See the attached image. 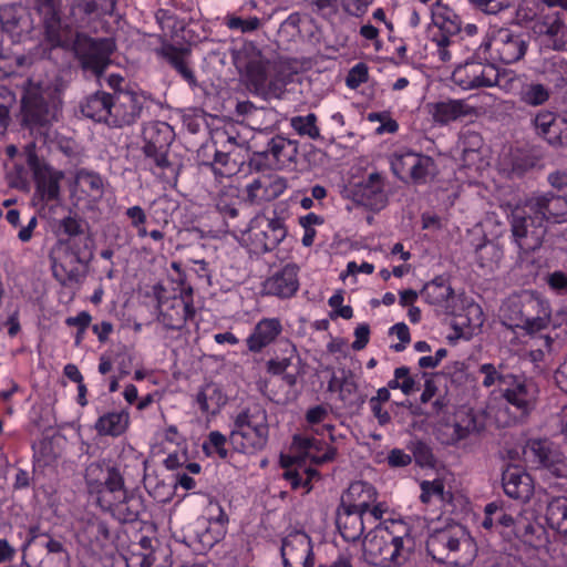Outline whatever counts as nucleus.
Masks as SVG:
<instances>
[{"label":"nucleus","mask_w":567,"mask_h":567,"mask_svg":"<svg viewBox=\"0 0 567 567\" xmlns=\"http://www.w3.org/2000/svg\"><path fill=\"white\" fill-rule=\"evenodd\" d=\"M35 2L44 41L51 48L72 49L84 71L101 76L111 63L113 41L106 38L94 39L81 32L74 35L71 25L62 20L61 0Z\"/></svg>","instance_id":"nucleus-1"},{"label":"nucleus","mask_w":567,"mask_h":567,"mask_svg":"<svg viewBox=\"0 0 567 567\" xmlns=\"http://www.w3.org/2000/svg\"><path fill=\"white\" fill-rule=\"evenodd\" d=\"M478 373L483 375L484 388L497 386L507 411L515 417H526L536 408L539 389L532 378L511 372L504 362L483 363L478 367Z\"/></svg>","instance_id":"nucleus-2"},{"label":"nucleus","mask_w":567,"mask_h":567,"mask_svg":"<svg viewBox=\"0 0 567 567\" xmlns=\"http://www.w3.org/2000/svg\"><path fill=\"white\" fill-rule=\"evenodd\" d=\"M414 546L412 526L403 519H390L375 526L372 535L365 537L363 553L372 565L401 566L408 560Z\"/></svg>","instance_id":"nucleus-3"},{"label":"nucleus","mask_w":567,"mask_h":567,"mask_svg":"<svg viewBox=\"0 0 567 567\" xmlns=\"http://www.w3.org/2000/svg\"><path fill=\"white\" fill-rule=\"evenodd\" d=\"M175 138L173 127L163 121H152L143 127L144 164L163 183L176 185L181 165L168 158L171 144Z\"/></svg>","instance_id":"nucleus-4"},{"label":"nucleus","mask_w":567,"mask_h":567,"mask_svg":"<svg viewBox=\"0 0 567 567\" xmlns=\"http://www.w3.org/2000/svg\"><path fill=\"white\" fill-rule=\"evenodd\" d=\"M269 431L266 409L255 403L235 416L228 441L236 452L255 455L267 447Z\"/></svg>","instance_id":"nucleus-5"},{"label":"nucleus","mask_w":567,"mask_h":567,"mask_svg":"<svg viewBox=\"0 0 567 567\" xmlns=\"http://www.w3.org/2000/svg\"><path fill=\"white\" fill-rule=\"evenodd\" d=\"M92 256L91 237L60 239L50 254L53 277L63 286L79 284Z\"/></svg>","instance_id":"nucleus-6"},{"label":"nucleus","mask_w":567,"mask_h":567,"mask_svg":"<svg viewBox=\"0 0 567 567\" xmlns=\"http://www.w3.org/2000/svg\"><path fill=\"white\" fill-rule=\"evenodd\" d=\"M475 545L460 524L435 529L426 540L427 554L437 563L465 567L475 557Z\"/></svg>","instance_id":"nucleus-7"},{"label":"nucleus","mask_w":567,"mask_h":567,"mask_svg":"<svg viewBox=\"0 0 567 567\" xmlns=\"http://www.w3.org/2000/svg\"><path fill=\"white\" fill-rule=\"evenodd\" d=\"M432 21L435 29L430 31L425 50L440 62L447 63L458 48L462 19L451 7L437 0L432 8Z\"/></svg>","instance_id":"nucleus-8"},{"label":"nucleus","mask_w":567,"mask_h":567,"mask_svg":"<svg viewBox=\"0 0 567 567\" xmlns=\"http://www.w3.org/2000/svg\"><path fill=\"white\" fill-rule=\"evenodd\" d=\"M61 103L55 85L30 80L21 101L22 121L29 127L45 126L56 120Z\"/></svg>","instance_id":"nucleus-9"},{"label":"nucleus","mask_w":567,"mask_h":567,"mask_svg":"<svg viewBox=\"0 0 567 567\" xmlns=\"http://www.w3.org/2000/svg\"><path fill=\"white\" fill-rule=\"evenodd\" d=\"M503 316L507 326L532 336L548 327L551 311L548 301L529 293L509 299L503 308Z\"/></svg>","instance_id":"nucleus-10"},{"label":"nucleus","mask_w":567,"mask_h":567,"mask_svg":"<svg viewBox=\"0 0 567 567\" xmlns=\"http://www.w3.org/2000/svg\"><path fill=\"white\" fill-rule=\"evenodd\" d=\"M85 482L96 505L109 507L112 501L124 495L125 481L120 465L102 460L91 463L86 468Z\"/></svg>","instance_id":"nucleus-11"},{"label":"nucleus","mask_w":567,"mask_h":567,"mask_svg":"<svg viewBox=\"0 0 567 567\" xmlns=\"http://www.w3.org/2000/svg\"><path fill=\"white\" fill-rule=\"evenodd\" d=\"M240 233L251 254L264 255L280 245L287 237L288 229L285 219L274 213V217L256 215L246 227L243 226Z\"/></svg>","instance_id":"nucleus-12"},{"label":"nucleus","mask_w":567,"mask_h":567,"mask_svg":"<svg viewBox=\"0 0 567 567\" xmlns=\"http://www.w3.org/2000/svg\"><path fill=\"white\" fill-rule=\"evenodd\" d=\"M528 40L525 33L502 28L483 41L476 50L478 58L491 60L494 64H512L519 61L527 51Z\"/></svg>","instance_id":"nucleus-13"},{"label":"nucleus","mask_w":567,"mask_h":567,"mask_svg":"<svg viewBox=\"0 0 567 567\" xmlns=\"http://www.w3.org/2000/svg\"><path fill=\"white\" fill-rule=\"evenodd\" d=\"M27 165L34 182L33 200L42 206L56 203L61 198V182L64 178L62 171L53 168L37 154L33 144L25 147Z\"/></svg>","instance_id":"nucleus-14"},{"label":"nucleus","mask_w":567,"mask_h":567,"mask_svg":"<svg viewBox=\"0 0 567 567\" xmlns=\"http://www.w3.org/2000/svg\"><path fill=\"white\" fill-rule=\"evenodd\" d=\"M512 241L519 254H529L542 247L547 228L542 218L527 208L516 207L512 210L511 218Z\"/></svg>","instance_id":"nucleus-15"},{"label":"nucleus","mask_w":567,"mask_h":567,"mask_svg":"<svg viewBox=\"0 0 567 567\" xmlns=\"http://www.w3.org/2000/svg\"><path fill=\"white\" fill-rule=\"evenodd\" d=\"M523 455L530 468L545 470L556 477L567 476L564 454L557 445L547 439L528 440Z\"/></svg>","instance_id":"nucleus-16"},{"label":"nucleus","mask_w":567,"mask_h":567,"mask_svg":"<svg viewBox=\"0 0 567 567\" xmlns=\"http://www.w3.org/2000/svg\"><path fill=\"white\" fill-rule=\"evenodd\" d=\"M298 142L282 135L271 137L264 150L255 152L251 162L258 169H284L296 164Z\"/></svg>","instance_id":"nucleus-17"},{"label":"nucleus","mask_w":567,"mask_h":567,"mask_svg":"<svg viewBox=\"0 0 567 567\" xmlns=\"http://www.w3.org/2000/svg\"><path fill=\"white\" fill-rule=\"evenodd\" d=\"M497 68L489 60L483 56L466 60L457 65L452 73V81L463 90H473L480 87H493L496 82Z\"/></svg>","instance_id":"nucleus-18"},{"label":"nucleus","mask_w":567,"mask_h":567,"mask_svg":"<svg viewBox=\"0 0 567 567\" xmlns=\"http://www.w3.org/2000/svg\"><path fill=\"white\" fill-rule=\"evenodd\" d=\"M435 162L432 157L415 153L410 150L396 152L391 161V168L401 181L411 179L421 185L427 182L435 171Z\"/></svg>","instance_id":"nucleus-19"},{"label":"nucleus","mask_w":567,"mask_h":567,"mask_svg":"<svg viewBox=\"0 0 567 567\" xmlns=\"http://www.w3.org/2000/svg\"><path fill=\"white\" fill-rule=\"evenodd\" d=\"M236 68L244 72L247 87L256 94L264 92L265 83L268 80L267 62L264 60L261 52L254 47H244L234 55Z\"/></svg>","instance_id":"nucleus-20"},{"label":"nucleus","mask_w":567,"mask_h":567,"mask_svg":"<svg viewBox=\"0 0 567 567\" xmlns=\"http://www.w3.org/2000/svg\"><path fill=\"white\" fill-rule=\"evenodd\" d=\"M284 567H313L315 555L311 538L300 530L288 534L281 542Z\"/></svg>","instance_id":"nucleus-21"},{"label":"nucleus","mask_w":567,"mask_h":567,"mask_svg":"<svg viewBox=\"0 0 567 567\" xmlns=\"http://www.w3.org/2000/svg\"><path fill=\"white\" fill-rule=\"evenodd\" d=\"M543 161V153L536 146L511 147L499 158L502 172L509 177H522L527 172L539 167Z\"/></svg>","instance_id":"nucleus-22"},{"label":"nucleus","mask_w":567,"mask_h":567,"mask_svg":"<svg viewBox=\"0 0 567 567\" xmlns=\"http://www.w3.org/2000/svg\"><path fill=\"white\" fill-rule=\"evenodd\" d=\"M527 208L542 218L543 225L563 224L567 221V195L559 196L551 192L532 197Z\"/></svg>","instance_id":"nucleus-23"},{"label":"nucleus","mask_w":567,"mask_h":567,"mask_svg":"<svg viewBox=\"0 0 567 567\" xmlns=\"http://www.w3.org/2000/svg\"><path fill=\"white\" fill-rule=\"evenodd\" d=\"M384 187V176L379 172H372L365 179L355 185L354 199L359 205L372 212H380L388 204V194Z\"/></svg>","instance_id":"nucleus-24"},{"label":"nucleus","mask_w":567,"mask_h":567,"mask_svg":"<svg viewBox=\"0 0 567 567\" xmlns=\"http://www.w3.org/2000/svg\"><path fill=\"white\" fill-rule=\"evenodd\" d=\"M142 112V103L134 92L114 93L107 121L110 127H124L134 124Z\"/></svg>","instance_id":"nucleus-25"},{"label":"nucleus","mask_w":567,"mask_h":567,"mask_svg":"<svg viewBox=\"0 0 567 567\" xmlns=\"http://www.w3.org/2000/svg\"><path fill=\"white\" fill-rule=\"evenodd\" d=\"M288 187L286 177L277 174L261 175L246 186V197L250 204L271 202L280 197Z\"/></svg>","instance_id":"nucleus-26"},{"label":"nucleus","mask_w":567,"mask_h":567,"mask_svg":"<svg viewBox=\"0 0 567 567\" xmlns=\"http://www.w3.org/2000/svg\"><path fill=\"white\" fill-rule=\"evenodd\" d=\"M421 296L425 302L442 308L446 315H457L455 293L449 276L439 275L426 282L421 290Z\"/></svg>","instance_id":"nucleus-27"},{"label":"nucleus","mask_w":567,"mask_h":567,"mask_svg":"<svg viewBox=\"0 0 567 567\" xmlns=\"http://www.w3.org/2000/svg\"><path fill=\"white\" fill-rule=\"evenodd\" d=\"M282 331L284 326L279 318H261L245 340L248 352L261 353L266 348L277 342Z\"/></svg>","instance_id":"nucleus-28"},{"label":"nucleus","mask_w":567,"mask_h":567,"mask_svg":"<svg viewBox=\"0 0 567 567\" xmlns=\"http://www.w3.org/2000/svg\"><path fill=\"white\" fill-rule=\"evenodd\" d=\"M196 313L193 300L174 297L162 305L158 320L168 330L181 331Z\"/></svg>","instance_id":"nucleus-29"},{"label":"nucleus","mask_w":567,"mask_h":567,"mask_svg":"<svg viewBox=\"0 0 567 567\" xmlns=\"http://www.w3.org/2000/svg\"><path fill=\"white\" fill-rule=\"evenodd\" d=\"M298 266L296 264H287L264 282L262 290L267 296H275L281 299L292 297L298 288Z\"/></svg>","instance_id":"nucleus-30"},{"label":"nucleus","mask_w":567,"mask_h":567,"mask_svg":"<svg viewBox=\"0 0 567 567\" xmlns=\"http://www.w3.org/2000/svg\"><path fill=\"white\" fill-rule=\"evenodd\" d=\"M121 523H135L141 520L146 506L142 495L134 491H124V495L112 501L111 506L101 507Z\"/></svg>","instance_id":"nucleus-31"},{"label":"nucleus","mask_w":567,"mask_h":567,"mask_svg":"<svg viewBox=\"0 0 567 567\" xmlns=\"http://www.w3.org/2000/svg\"><path fill=\"white\" fill-rule=\"evenodd\" d=\"M293 445L316 465L332 462L337 455V447L324 439L308 435H295Z\"/></svg>","instance_id":"nucleus-32"},{"label":"nucleus","mask_w":567,"mask_h":567,"mask_svg":"<svg viewBox=\"0 0 567 567\" xmlns=\"http://www.w3.org/2000/svg\"><path fill=\"white\" fill-rule=\"evenodd\" d=\"M504 493L518 501H528L533 494L532 478L519 466L508 465L502 474Z\"/></svg>","instance_id":"nucleus-33"},{"label":"nucleus","mask_w":567,"mask_h":567,"mask_svg":"<svg viewBox=\"0 0 567 567\" xmlns=\"http://www.w3.org/2000/svg\"><path fill=\"white\" fill-rule=\"evenodd\" d=\"M377 488L363 481L352 482L341 496L340 505L354 511L368 513L372 503L378 499Z\"/></svg>","instance_id":"nucleus-34"},{"label":"nucleus","mask_w":567,"mask_h":567,"mask_svg":"<svg viewBox=\"0 0 567 567\" xmlns=\"http://www.w3.org/2000/svg\"><path fill=\"white\" fill-rule=\"evenodd\" d=\"M367 514L339 505L336 525L341 537L348 543L359 540L365 529Z\"/></svg>","instance_id":"nucleus-35"},{"label":"nucleus","mask_w":567,"mask_h":567,"mask_svg":"<svg viewBox=\"0 0 567 567\" xmlns=\"http://www.w3.org/2000/svg\"><path fill=\"white\" fill-rule=\"evenodd\" d=\"M216 210L224 218L225 226L234 233L243 231V225L238 221L241 199L236 188L221 190L215 199Z\"/></svg>","instance_id":"nucleus-36"},{"label":"nucleus","mask_w":567,"mask_h":567,"mask_svg":"<svg viewBox=\"0 0 567 567\" xmlns=\"http://www.w3.org/2000/svg\"><path fill=\"white\" fill-rule=\"evenodd\" d=\"M474 113L473 106L463 100H447L434 103L431 107L433 121L440 125H446L458 118Z\"/></svg>","instance_id":"nucleus-37"},{"label":"nucleus","mask_w":567,"mask_h":567,"mask_svg":"<svg viewBox=\"0 0 567 567\" xmlns=\"http://www.w3.org/2000/svg\"><path fill=\"white\" fill-rule=\"evenodd\" d=\"M227 530L219 525H212L209 522L198 519L196 528L193 530L194 535L190 536L192 545L198 551L209 550L225 538Z\"/></svg>","instance_id":"nucleus-38"},{"label":"nucleus","mask_w":567,"mask_h":567,"mask_svg":"<svg viewBox=\"0 0 567 567\" xmlns=\"http://www.w3.org/2000/svg\"><path fill=\"white\" fill-rule=\"evenodd\" d=\"M113 97L114 93L97 91L84 100L81 112L85 117L107 125Z\"/></svg>","instance_id":"nucleus-39"},{"label":"nucleus","mask_w":567,"mask_h":567,"mask_svg":"<svg viewBox=\"0 0 567 567\" xmlns=\"http://www.w3.org/2000/svg\"><path fill=\"white\" fill-rule=\"evenodd\" d=\"M515 519L516 516L507 513L503 503L492 502L484 508V518L481 525L486 530L497 529L509 535Z\"/></svg>","instance_id":"nucleus-40"},{"label":"nucleus","mask_w":567,"mask_h":567,"mask_svg":"<svg viewBox=\"0 0 567 567\" xmlns=\"http://www.w3.org/2000/svg\"><path fill=\"white\" fill-rule=\"evenodd\" d=\"M447 437L442 442L446 445H456L468 437L476 430V417L467 410H460L455 413L453 422L446 424Z\"/></svg>","instance_id":"nucleus-41"},{"label":"nucleus","mask_w":567,"mask_h":567,"mask_svg":"<svg viewBox=\"0 0 567 567\" xmlns=\"http://www.w3.org/2000/svg\"><path fill=\"white\" fill-rule=\"evenodd\" d=\"M128 425L130 414L123 409L102 414L96 420L94 429L102 436L117 437L126 432Z\"/></svg>","instance_id":"nucleus-42"},{"label":"nucleus","mask_w":567,"mask_h":567,"mask_svg":"<svg viewBox=\"0 0 567 567\" xmlns=\"http://www.w3.org/2000/svg\"><path fill=\"white\" fill-rule=\"evenodd\" d=\"M163 58L178 73V75L189 85L190 89L198 86L194 70L186 60V51L173 44L162 49Z\"/></svg>","instance_id":"nucleus-43"},{"label":"nucleus","mask_w":567,"mask_h":567,"mask_svg":"<svg viewBox=\"0 0 567 567\" xmlns=\"http://www.w3.org/2000/svg\"><path fill=\"white\" fill-rule=\"evenodd\" d=\"M288 348L284 350L285 353L289 352V355L284 358H271L266 363V371L270 375L281 377V380L288 386L292 388L297 384L298 373L289 372L288 369L292 364V358L296 354V348L291 343L287 342Z\"/></svg>","instance_id":"nucleus-44"},{"label":"nucleus","mask_w":567,"mask_h":567,"mask_svg":"<svg viewBox=\"0 0 567 567\" xmlns=\"http://www.w3.org/2000/svg\"><path fill=\"white\" fill-rule=\"evenodd\" d=\"M544 533L542 525L519 514L516 516L515 525H513L509 535H514L525 544L538 546L536 540H540Z\"/></svg>","instance_id":"nucleus-45"},{"label":"nucleus","mask_w":567,"mask_h":567,"mask_svg":"<svg viewBox=\"0 0 567 567\" xmlns=\"http://www.w3.org/2000/svg\"><path fill=\"white\" fill-rule=\"evenodd\" d=\"M546 522L567 539V497H556L548 503Z\"/></svg>","instance_id":"nucleus-46"},{"label":"nucleus","mask_w":567,"mask_h":567,"mask_svg":"<svg viewBox=\"0 0 567 567\" xmlns=\"http://www.w3.org/2000/svg\"><path fill=\"white\" fill-rule=\"evenodd\" d=\"M315 477H319V473L317 470L311 467L300 466L288 468L284 473V478L290 485L291 489H303L305 493H309L311 491V482Z\"/></svg>","instance_id":"nucleus-47"},{"label":"nucleus","mask_w":567,"mask_h":567,"mask_svg":"<svg viewBox=\"0 0 567 567\" xmlns=\"http://www.w3.org/2000/svg\"><path fill=\"white\" fill-rule=\"evenodd\" d=\"M496 78V82L493 83V86H498L507 94L520 96L526 81L525 74H518L512 70H504L501 72L497 69Z\"/></svg>","instance_id":"nucleus-48"},{"label":"nucleus","mask_w":567,"mask_h":567,"mask_svg":"<svg viewBox=\"0 0 567 567\" xmlns=\"http://www.w3.org/2000/svg\"><path fill=\"white\" fill-rule=\"evenodd\" d=\"M20 7L16 4L4 6L0 8V25L3 32L11 38L20 37L22 33Z\"/></svg>","instance_id":"nucleus-49"},{"label":"nucleus","mask_w":567,"mask_h":567,"mask_svg":"<svg viewBox=\"0 0 567 567\" xmlns=\"http://www.w3.org/2000/svg\"><path fill=\"white\" fill-rule=\"evenodd\" d=\"M549 97L550 90L548 86L537 82H528L526 80L519 100L526 105L539 106L545 104Z\"/></svg>","instance_id":"nucleus-50"},{"label":"nucleus","mask_w":567,"mask_h":567,"mask_svg":"<svg viewBox=\"0 0 567 567\" xmlns=\"http://www.w3.org/2000/svg\"><path fill=\"white\" fill-rule=\"evenodd\" d=\"M408 449L412 453V458L420 467L434 468L436 458L430 444L422 440L412 441Z\"/></svg>","instance_id":"nucleus-51"},{"label":"nucleus","mask_w":567,"mask_h":567,"mask_svg":"<svg viewBox=\"0 0 567 567\" xmlns=\"http://www.w3.org/2000/svg\"><path fill=\"white\" fill-rule=\"evenodd\" d=\"M227 437L219 431H212L202 444L203 452L206 456L212 457L217 455L219 458L225 460L228 457V450L226 449Z\"/></svg>","instance_id":"nucleus-52"},{"label":"nucleus","mask_w":567,"mask_h":567,"mask_svg":"<svg viewBox=\"0 0 567 567\" xmlns=\"http://www.w3.org/2000/svg\"><path fill=\"white\" fill-rule=\"evenodd\" d=\"M76 181L83 190L90 196H101L103 193V179L99 173L87 169H80L76 173Z\"/></svg>","instance_id":"nucleus-53"},{"label":"nucleus","mask_w":567,"mask_h":567,"mask_svg":"<svg viewBox=\"0 0 567 567\" xmlns=\"http://www.w3.org/2000/svg\"><path fill=\"white\" fill-rule=\"evenodd\" d=\"M291 126L298 134L308 136L311 140L320 137V130L317 125V115L315 113L292 117Z\"/></svg>","instance_id":"nucleus-54"},{"label":"nucleus","mask_w":567,"mask_h":567,"mask_svg":"<svg viewBox=\"0 0 567 567\" xmlns=\"http://www.w3.org/2000/svg\"><path fill=\"white\" fill-rule=\"evenodd\" d=\"M543 140L551 146H567V120L557 115L550 130L544 135Z\"/></svg>","instance_id":"nucleus-55"},{"label":"nucleus","mask_w":567,"mask_h":567,"mask_svg":"<svg viewBox=\"0 0 567 567\" xmlns=\"http://www.w3.org/2000/svg\"><path fill=\"white\" fill-rule=\"evenodd\" d=\"M41 546L47 549L48 555L56 556V563L61 567H70V553L61 539L50 536L47 540L41 542Z\"/></svg>","instance_id":"nucleus-56"},{"label":"nucleus","mask_w":567,"mask_h":567,"mask_svg":"<svg viewBox=\"0 0 567 567\" xmlns=\"http://www.w3.org/2000/svg\"><path fill=\"white\" fill-rule=\"evenodd\" d=\"M202 519L209 522L212 525H219L228 529L229 516L217 499H210L208 502L206 506V516Z\"/></svg>","instance_id":"nucleus-57"},{"label":"nucleus","mask_w":567,"mask_h":567,"mask_svg":"<svg viewBox=\"0 0 567 567\" xmlns=\"http://www.w3.org/2000/svg\"><path fill=\"white\" fill-rule=\"evenodd\" d=\"M444 485L440 480L423 481L421 483L420 499L424 504L431 503L433 499L443 501Z\"/></svg>","instance_id":"nucleus-58"},{"label":"nucleus","mask_w":567,"mask_h":567,"mask_svg":"<svg viewBox=\"0 0 567 567\" xmlns=\"http://www.w3.org/2000/svg\"><path fill=\"white\" fill-rule=\"evenodd\" d=\"M557 114L551 111L542 110L538 111L535 116L532 118V126L537 136L544 137L546 133L551 127V124L555 122Z\"/></svg>","instance_id":"nucleus-59"},{"label":"nucleus","mask_w":567,"mask_h":567,"mask_svg":"<svg viewBox=\"0 0 567 567\" xmlns=\"http://www.w3.org/2000/svg\"><path fill=\"white\" fill-rule=\"evenodd\" d=\"M116 6V0H89L84 4L86 14L112 16Z\"/></svg>","instance_id":"nucleus-60"},{"label":"nucleus","mask_w":567,"mask_h":567,"mask_svg":"<svg viewBox=\"0 0 567 567\" xmlns=\"http://www.w3.org/2000/svg\"><path fill=\"white\" fill-rule=\"evenodd\" d=\"M60 228L63 234L69 236V238L90 237L89 235H84L82 219L75 216H66L62 218L60 221Z\"/></svg>","instance_id":"nucleus-61"},{"label":"nucleus","mask_w":567,"mask_h":567,"mask_svg":"<svg viewBox=\"0 0 567 567\" xmlns=\"http://www.w3.org/2000/svg\"><path fill=\"white\" fill-rule=\"evenodd\" d=\"M463 158L467 161L471 155H477L483 145L482 136L476 132H467L462 137Z\"/></svg>","instance_id":"nucleus-62"},{"label":"nucleus","mask_w":567,"mask_h":567,"mask_svg":"<svg viewBox=\"0 0 567 567\" xmlns=\"http://www.w3.org/2000/svg\"><path fill=\"white\" fill-rule=\"evenodd\" d=\"M368 66L363 62L357 63L350 69L346 78V84L350 89H357L368 81Z\"/></svg>","instance_id":"nucleus-63"},{"label":"nucleus","mask_w":567,"mask_h":567,"mask_svg":"<svg viewBox=\"0 0 567 567\" xmlns=\"http://www.w3.org/2000/svg\"><path fill=\"white\" fill-rule=\"evenodd\" d=\"M226 24L230 30H239L246 33L257 30L260 25V20L257 17L243 19L240 17L233 16L228 19Z\"/></svg>","instance_id":"nucleus-64"}]
</instances>
